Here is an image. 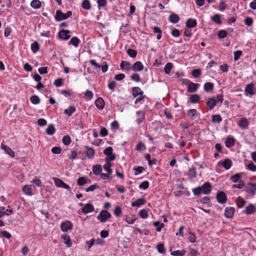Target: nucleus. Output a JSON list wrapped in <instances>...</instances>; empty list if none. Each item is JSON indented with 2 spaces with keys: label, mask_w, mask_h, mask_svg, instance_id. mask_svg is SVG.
<instances>
[{
  "label": "nucleus",
  "mask_w": 256,
  "mask_h": 256,
  "mask_svg": "<svg viewBox=\"0 0 256 256\" xmlns=\"http://www.w3.org/2000/svg\"><path fill=\"white\" fill-rule=\"evenodd\" d=\"M56 129L53 124H50L46 130V133L48 135H52L54 134Z\"/></svg>",
  "instance_id": "c756f323"
},
{
  "label": "nucleus",
  "mask_w": 256,
  "mask_h": 256,
  "mask_svg": "<svg viewBox=\"0 0 256 256\" xmlns=\"http://www.w3.org/2000/svg\"><path fill=\"white\" fill-rule=\"evenodd\" d=\"M95 104L98 108L102 110L104 106L105 102L102 98H98L96 100Z\"/></svg>",
  "instance_id": "9b49d317"
},
{
  "label": "nucleus",
  "mask_w": 256,
  "mask_h": 256,
  "mask_svg": "<svg viewBox=\"0 0 256 256\" xmlns=\"http://www.w3.org/2000/svg\"><path fill=\"white\" fill-rule=\"evenodd\" d=\"M80 42V40L77 37L74 36L71 38L69 42V44H72L74 46L77 47L78 46Z\"/></svg>",
  "instance_id": "7c9ffc66"
},
{
  "label": "nucleus",
  "mask_w": 256,
  "mask_h": 256,
  "mask_svg": "<svg viewBox=\"0 0 256 256\" xmlns=\"http://www.w3.org/2000/svg\"><path fill=\"white\" fill-rule=\"evenodd\" d=\"M146 201L144 198H140L136 200V201L132 203V206L139 207L146 203Z\"/></svg>",
  "instance_id": "dca6fc26"
},
{
  "label": "nucleus",
  "mask_w": 256,
  "mask_h": 256,
  "mask_svg": "<svg viewBox=\"0 0 256 256\" xmlns=\"http://www.w3.org/2000/svg\"><path fill=\"white\" fill-rule=\"evenodd\" d=\"M72 14V12L71 11H68L66 14H64L61 10H58L56 12L55 18L57 20L60 21L70 18Z\"/></svg>",
  "instance_id": "f257e3e1"
},
{
  "label": "nucleus",
  "mask_w": 256,
  "mask_h": 256,
  "mask_svg": "<svg viewBox=\"0 0 256 256\" xmlns=\"http://www.w3.org/2000/svg\"><path fill=\"white\" fill-rule=\"evenodd\" d=\"M225 144L226 147L230 148L234 144V138H228L225 142Z\"/></svg>",
  "instance_id": "58836bf2"
},
{
  "label": "nucleus",
  "mask_w": 256,
  "mask_h": 256,
  "mask_svg": "<svg viewBox=\"0 0 256 256\" xmlns=\"http://www.w3.org/2000/svg\"><path fill=\"white\" fill-rule=\"evenodd\" d=\"M30 6L32 8L38 9L41 7L42 4L39 0H33L30 2Z\"/></svg>",
  "instance_id": "393cba45"
},
{
  "label": "nucleus",
  "mask_w": 256,
  "mask_h": 256,
  "mask_svg": "<svg viewBox=\"0 0 256 256\" xmlns=\"http://www.w3.org/2000/svg\"><path fill=\"white\" fill-rule=\"evenodd\" d=\"M158 252L161 254H165L166 250L164 248V244H158L156 246Z\"/></svg>",
  "instance_id": "3c124183"
},
{
  "label": "nucleus",
  "mask_w": 256,
  "mask_h": 256,
  "mask_svg": "<svg viewBox=\"0 0 256 256\" xmlns=\"http://www.w3.org/2000/svg\"><path fill=\"white\" fill-rule=\"evenodd\" d=\"M143 68L144 66L140 61H138L134 62L131 67V69H132L134 72L142 71Z\"/></svg>",
  "instance_id": "423d86ee"
},
{
  "label": "nucleus",
  "mask_w": 256,
  "mask_h": 256,
  "mask_svg": "<svg viewBox=\"0 0 256 256\" xmlns=\"http://www.w3.org/2000/svg\"><path fill=\"white\" fill-rule=\"evenodd\" d=\"M212 19L214 22H216L218 24H222L220 17V15H218V14H216L214 16H212Z\"/></svg>",
  "instance_id": "de8ad7c7"
},
{
  "label": "nucleus",
  "mask_w": 256,
  "mask_h": 256,
  "mask_svg": "<svg viewBox=\"0 0 256 256\" xmlns=\"http://www.w3.org/2000/svg\"><path fill=\"white\" fill-rule=\"evenodd\" d=\"M214 88V84L212 82H206L204 85V90L206 92H211Z\"/></svg>",
  "instance_id": "473e14b6"
},
{
  "label": "nucleus",
  "mask_w": 256,
  "mask_h": 256,
  "mask_svg": "<svg viewBox=\"0 0 256 256\" xmlns=\"http://www.w3.org/2000/svg\"><path fill=\"white\" fill-rule=\"evenodd\" d=\"M198 115V112L196 109H190L188 112V116L192 119L194 120Z\"/></svg>",
  "instance_id": "a878e982"
},
{
  "label": "nucleus",
  "mask_w": 256,
  "mask_h": 256,
  "mask_svg": "<svg viewBox=\"0 0 256 256\" xmlns=\"http://www.w3.org/2000/svg\"><path fill=\"white\" fill-rule=\"evenodd\" d=\"M69 30H62L60 32V36L64 40H68L70 38Z\"/></svg>",
  "instance_id": "2eb2a0df"
},
{
  "label": "nucleus",
  "mask_w": 256,
  "mask_h": 256,
  "mask_svg": "<svg viewBox=\"0 0 256 256\" xmlns=\"http://www.w3.org/2000/svg\"><path fill=\"white\" fill-rule=\"evenodd\" d=\"M102 171V166L100 164H97L93 166L92 172L96 175H100Z\"/></svg>",
  "instance_id": "5701e85b"
},
{
  "label": "nucleus",
  "mask_w": 256,
  "mask_h": 256,
  "mask_svg": "<svg viewBox=\"0 0 256 256\" xmlns=\"http://www.w3.org/2000/svg\"><path fill=\"white\" fill-rule=\"evenodd\" d=\"M140 216L142 218H146L148 217V213L146 210H142L139 212Z\"/></svg>",
  "instance_id": "603ef678"
},
{
  "label": "nucleus",
  "mask_w": 256,
  "mask_h": 256,
  "mask_svg": "<svg viewBox=\"0 0 256 256\" xmlns=\"http://www.w3.org/2000/svg\"><path fill=\"white\" fill-rule=\"evenodd\" d=\"M197 22L194 19H188L186 22V26L188 28H193L196 26Z\"/></svg>",
  "instance_id": "4be33fe9"
},
{
  "label": "nucleus",
  "mask_w": 256,
  "mask_h": 256,
  "mask_svg": "<svg viewBox=\"0 0 256 256\" xmlns=\"http://www.w3.org/2000/svg\"><path fill=\"white\" fill-rule=\"evenodd\" d=\"M111 217V214L106 210H102L98 215L97 218L102 222H106Z\"/></svg>",
  "instance_id": "f03ea898"
},
{
  "label": "nucleus",
  "mask_w": 256,
  "mask_h": 256,
  "mask_svg": "<svg viewBox=\"0 0 256 256\" xmlns=\"http://www.w3.org/2000/svg\"><path fill=\"white\" fill-rule=\"evenodd\" d=\"M200 86V84H194L191 82L188 86V92L190 93H193L196 92Z\"/></svg>",
  "instance_id": "0eeeda50"
},
{
  "label": "nucleus",
  "mask_w": 256,
  "mask_h": 256,
  "mask_svg": "<svg viewBox=\"0 0 256 256\" xmlns=\"http://www.w3.org/2000/svg\"><path fill=\"white\" fill-rule=\"evenodd\" d=\"M31 49L34 53L38 51L39 50V44L36 41L31 44Z\"/></svg>",
  "instance_id": "37998d69"
},
{
  "label": "nucleus",
  "mask_w": 256,
  "mask_h": 256,
  "mask_svg": "<svg viewBox=\"0 0 256 256\" xmlns=\"http://www.w3.org/2000/svg\"><path fill=\"white\" fill-rule=\"evenodd\" d=\"M2 150H4V152L10 155L11 157L14 158L15 156L14 152L12 150V148H9L6 145L2 144Z\"/></svg>",
  "instance_id": "9d476101"
},
{
  "label": "nucleus",
  "mask_w": 256,
  "mask_h": 256,
  "mask_svg": "<svg viewBox=\"0 0 256 256\" xmlns=\"http://www.w3.org/2000/svg\"><path fill=\"white\" fill-rule=\"evenodd\" d=\"M169 20L174 24L177 23L180 20L178 16L175 14H172L169 16Z\"/></svg>",
  "instance_id": "412c9836"
},
{
  "label": "nucleus",
  "mask_w": 256,
  "mask_h": 256,
  "mask_svg": "<svg viewBox=\"0 0 256 256\" xmlns=\"http://www.w3.org/2000/svg\"><path fill=\"white\" fill-rule=\"evenodd\" d=\"M246 203V201L240 197H238L236 200V204L238 208H242Z\"/></svg>",
  "instance_id": "a19ab883"
},
{
  "label": "nucleus",
  "mask_w": 256,
  "mask_h": 256,
  "mask_svg": "<svg viewBox=\"0 0 256 256\" xmlns=\"http://www.w3.org/2000/svg\"><path fill=\"white\" fill-rule=\"evenodd\" d=\"M196 168H192L189 170L188 175L189 178L192 179L196 176Z\"/></svg>",
  "instance_id": "c9c22d12"
},
{
  "label": "nucleus",
  "mask_w": 256,
  "mask_h": 256,
  "mask_svg": "<svg viewBox=\"0 0 256 256\" xmlns=\"http://www.w3.org/2000/svg\"><path fill=\"white\" fill-rule=\"evenodd\" d=\"M46 124V120L44 118H40L38 120V124L40 126H44Z\"/></svg>",
  "instance_id": "774afa93"
},
{
  "label": "nucleus",
  "mask_w": 256,
  "mask_h": 256,
  "mask_svg": "<svg viewBox=\"0 0 256 256\" xmlns=\"http://www.w3.org/2000/svg\"><path fill=\"white\" fill-rule=\"evenodd\" d=\"M253 23V20L250 17L246 18L244 20V24L248 26H250Z\"/></svg>",
  "instance_id": "338daca9"
},
{
  "label": "nucleus",
  "mask_w": 256,
  "mask_h": 256,
  "mask_svg": "<svg viewBox=\"0 0 256 256\" xmlns=\"http://www.w3.org/2000/svg\"><path fill=\"white\" fill-rule=\"evenodd\" d=\"M72 224L70 221H66L62 224L60 227L63 232H67L72 228Z\"/></svg>",
  "instance_id": "6e6552de"
},
{
  "label": "nucleus",
  "mask_w": 256,
  "mask_h": 256,
  "mask_svg": "<svg viewBox=\"0 0 256 256\" xmlns=\"http://www.w3.org/2000/svg\"><path fill=\"white\" fill-rule=\"evenodd\" d=\"M200 96L196 94L190 96V100L192 103L196 104L200 100Z\"/></svg>",
  "instance_id": "72a5a7b5"
},
{
  "label": "nucleus",
  "mask_w": 256,
  "mask_h": 256,
  "mask_svg": "<svg viewBox=\"0 0 256 256\" xmlns=\"http://www.w3.org/2000/svg\"><path fill=\"white\" fill-rule=\"evenodd\" d=\"M76 111V108L74 106H70L68 109L64 111V113L68 116H70L72 114Z\"/></svg>",
  "instance_id": "c85d7f7f"
},
{
  "label": "nucleus",
  "mask_w": 256,
  "mask_h": 256,
  "mask_svg": "<svg viewBox=\"0 0 256 256\" xmlns=\"http://www.w3.org/2000/svg\"><path fill=\"white\" fill-rule=\"evenodd\" d=\"M238 125L240 128L246 129L248 126V122L246 118H242L239 121Z\"/></svg>",
  "instance_id": "ddd939ff"
},
{
  "label": "nucleus",
  "mask_w": 256,
  "mask_h": 256,
  "mask_svg": "<svg viewBox=\"0 0 256 256\" xmlns=\"http://www.w3.org/2000/svg\"><path fill=\"white\" fill-rule=\"evenodd\" d=\"M242 54V52L240 50H237L234 52V60L235 61L238 60Z\"/></svg>",
  "instance_id": "0e129e2a"
},
{
  "label": "nucleus",
  "mask_w": 256,
  "mask_h": 256,
  "mask_svg": "<svg viewBox=\"0 0 256 256\" xmlns=\"http://www.w3.org/2000/svg\"><path fill=\"white\" fill-rule=\"evenodd\" d=\"M145 120V114L142 111H138L136 112V121L140 124Z\"/></svg>",
  "instance_id": "20e7f679"
},
{
  "label": "nucleus",
  "mask_w": 256,
  "mask_h": 256,
  "mask_svg": "<svg viewBox=\"0 0 256 256\" xmlns=\"http://www.w3.org/2000/svg\"><path fill=\"white\" fill-rule=\"evenodd\" d=\"M246 166L248 170L252 172H256V166L253 162L247 164Z\"/></svg>",
  "instance_id": "4d7b16f0"
},
{
  "label": "nucleus",
  "mask_w": 256,
  "mask_h": 256,
  "mask_svg": "<svg viewBox=\"0 0 256 256\" xmlns=\"http://www.w3.org/2000/svg\"><path fill=\"white\" fill-rule=\"evenodd\" d=\"M256 208L254 205L250 204L246 207V213L247 214H250L255 212Z\"/></svg>",
  "instance_id": "cd10ccee"
},
{
  "label": "nucleus",
  "mask_w": 256,
  "mask_h": 256,
  "mask_svg": "<svg viewBox=\"0 0 256 256\" xmlns=\"http://www.w3.org/2000/svg\"><path fill=\"white\" fill-rule=\"evenodd\" d=\"M227 36L226 32L224 30H220L218 33V37L220 38H225Z\"/></svg>",
  "instance_id": "052dcab7"
},
{
  "label": "nucleus",
  "mask_w": 256,
  "mask_h": 256,
  "mask_svg": "<svg viewBox=\"0 0 256 256\" xmlns=\"http://www.w3.org/2000/svg\"><path fill=\"white\" fill-rule=\"evenodd\" d=\"M82 7L84 9L88 10L90 8V4L88 0H84L82 3Z\"/></svg>",
  "instance_id": "79ce46f5"
},
{
  "label": "nucleus",
  "mask_w": 256,
  "mask_h": 256,
  "mask_svg": "<svg viewBox=\"0 0 256 256\" xmlns=\"http://www.w3.org/2000/svg\"><path fill=\"white\" fill-rule=\"evenodd\" d=\"M148 186H149L148 182V181H144L140 184V185L139 186V188H142V189L146 190L148 188Z\"/></svg>",
  "instance_id": "e2e57ef3"
},
{
  "label": "nucleus",
  "mask_w": 256,
  "mask_h": 256,
  "mask_svg": "<svg viewBox=\"0 0 256 256\" xmlns=\"http://www.w3.org/2000/svg\"><path fill=\"white\" fill-rule=\"evenodd\" d=\"M86 183V180L84 177H80L78 180V184L79 186H82Z\"/></svg>",
  "instance_id": "5fc2aeb1"
},
{
  "label": "nucleus",
  "mask_w": 256,
  "mask_h": 256,
  "mask_svg": "<svg viewBox=\"0 0 256 256\" xmlns=\"http://www.w3.org/2000/svg\"><path fill=\"white\" fill-rule=\"evenodd\" d=\"M127 53L131 58H135L137 54V52L136 50L131 48L128 50Z\"/></svg>",
  "instance_id": "49530a36"
},
{
  "label": "nucleus",
  "mask_w": 256,
  "mask_h": 256,
  "mask_svg": "<svg viewBox=\"0 0 256 256\" xmlns=\"http://www.w3.org/2000/svg\"><path fill=\"white\" fill-rule=\"evenodd\" d=\"M22 190L26 195L32 196V194L31 186L30 185L24 186L22 188Z\"/></svg>",
  "instance_id": "bb28decb"
},
{
  "label": "nucleus",
  "mask_w": 256,
  "mask_h": 256,
  "mask_svg": "<svg viewBox=\"0 0 256 256\" xmlns=\"http://www.w3.org/2000/svg\"><path fill=\"white\" fill-rule=\"evenodd\" d=\"M110 168L111 164L110 162H106L104 166V168L107 172L108 174H111L112 173V170Z\"/></svg>",
  "instance_id": "09e8293b"
},
{
  "label": "nucleus",
  "mask_w": 256,
  "mask_h": 256,
  "mask_svg": "<svg viewBox=\"0 0 256 256\" xmlns=\"http://www.w3.org/2000/svg\"><path fill=\"white\" fill-rule=\"evenodd\" d=\"M112 147H108L104 150V153L106 156H108L112 154Z\"/></svg>",
  "instance_id": "13d9d810"
},
{
  "label": "nucleus",
  "mask_w": 256,
  "mask_h": 256,
  "mask_svg": "<svg viewBox=\"0 0 256 256\" xmlns=\"http://www.w3.org/2000/svg\"><path fill=\"white\" fill-rule=\"evenodd\" d=\"M218 164H222L226 170H228L232 166V162L229 159H226L222 162H219Z\"/></svg>",
  "instance_id": "4468645a"
},
{
  "label": "nucleus",
  "mask_w": 256,
  "mask_h": 256,
  "mask_svg": "<svg viewBox=\"0 0 256 256\" xmlns=\"http://www.w3.org/2000/svg\"><path fill=\"white\" fill-rule=\"evenodd\" d=\"M121 69L125 68L126 70H130L131 68L130 64L126 61H122L120 64Z\"/></svg>",
  "instance_id": "2f4dec72"
},
{
  "label": "nucleus",
  "mask_w": 256,
  "mask_h": 256,
  "mask_svg": "<svg viewBox=\"0 0 256 256\" xmlns=\"http://www.w3.org/2000/svg\"><path fill=\"white\" fill-rule=\"evenodd\" d=\"M136 149L138 151H142L146 149V147L143 142L138 143L136 146Z\"/></svg>",
  "instance_id": "bf43d9fd"
},
{
  "label": "nucleus",
  "mask_w": 256,
  "mask_h": 256,
  "mask_svg": "<svg viewBox=\"0 0 256 256\" xmlns=\"http://www.w3.org/2000/svg\"><path fill=\"white\" fill-rule=\"evenodd\" d=\"M248 188L250 193L254 194L256 192V184H248Z\"/></svg>",
  "instance_id": "f704fd0d"
},
{
  "label": "nucleus",
  "mask_w": 256,
  "mask_h": 256,
  "mask_svg": "<svg viewBox=\"0 0 256 256\" xmlns=\"http://www.w3.org/2000/svg\"><path fill=\"white\" fill-rule=\"evenodd\" d=\"M254 85L252 83H250L246 86L245 88V92L250 96L254 95Z\"/></svg>",
  "instance_id": "a211bd4d"
},
{
  "label": "nucleus",
  "mask_w": 256,
  "mask_h": 256,
  "mask_svg": "<svg viewBox=\"0 0 256 256\" xmlns=\"http://www.w3.org/2000/svg\"><path fill=\"white\" fill-rule=\"evenodd\" d=\"M234 208L232 207L226 208L224 212V216L227 218H232L234 212Z\"/></svg>",
  "instance_id": "1a4fd4ad"
},
{
  "label": "nucleus",
  "mask_w": 256,
  "mask_h": 256,
  "mask_svg": "<svg viewBox=\"0 0 256 256\" xmlns=\"http://www.w3.org/2000/svg\"><path fill=\"white\" fill-rule=\"evenodd\" d=\"M173 68V64L171 62L167 63L164 68V70L166 74H169L170 72L171 69Z\"/></svg>",
  "instance_id": "e433bc0d"
},
{
  "label": "nucleus",
  "mask_w": 256,
  "mask_h": 256,
  "mask_svg": "<svg viewBox=\"0 0 256 256\" xmlns=\"http://www.w3.org/2000/svg\"><path fill=\"white\" fill-rule=\"evenodd\" d=\"M62 150V148L58 146H54L52 149V152L54 154H60Z\"/></svg>",
  "instance_id": "680f3d73"
},
{
  "label": "nucleus",
  "mask_w": 256,
  "mask_h": 256,
  "mask_svg": "<svg viewBox=\"0 0 256 256\" xmlns=\"http://www.w3.org/2000/svg\"><path fill=\"white\" fill-rule=\"evenodd\" d=\"M230 180L234 182H238L240 180V176L239 174H236L230 178Z\"/></svg>",
  "instance_id": "a18cd8bd"
},
{
  "label": "nucleus",
  "mask_w": 256,
  "mask_h": 256,
  "mask_svg": "<svg viewBox=\"0 0 256 256\" xmlns=\"http://www.w3.org/2000/svg\"><path fill=\"white\" fill-rule=\"evenodd\" d=\"M131 78L133 80H134L136 82H139L140 80V76L138 74H132L131 76Z\"/></svg>",
  "instance_id": "69168bd1"
},
{
  "label": "nucleus",
  "mask_w": 256,
  "mask_h": 256,
  "mask_svg": "<svg viewBox=\"0 0 256 256\" xmlns=\"http://www.w3.org/2000/svg\"><path fill=\"white\" fill-rule=\"evenodd\" d=\"M62 142L64 144L67 146L70 144L71 139L69 136H65L62 138Z\"/></svg>",
  "instance_id": "8fccbe9b"
},
{
  "label": "nucleus",
  "mask_w": 256,
  "mask_h": 256,
  "mask_svg": "<svg viewBox=\"0 0 256 256\" xmlns=\"http://www.w3.org/2000/svg\"><path fill=\"white\" fill-rule=\"evenodd\" d=\"M94 210V206L90 204H87L82 208V212L84 214H88L93 212Z\"/></svg>",
  "instance_id": "f8f14e48"
},
{
  "label": "nucleus",
  "mask_w": 256,
  "mask_h": 256,
  "mask_svg": "<svg viewBox=\"0 0 256 256\" xmlns=\"http://www.w3.org/2000/svg\"><path fill=\"white\" fill-rule=\"evenodd\" d=\"M62 238L63 240V242L68 247H70L72 246V242L70 236L65 234L62 236Z\"/></svg>",
  "instance_id": "6ab92c4d"
},
{
  "label": "nucleus",
  "mask_w": 256,
  "mask_h": 256,
  "mask_svg": "<svg viewBox=\"0 0 256 256\" xmlns=\"http://www.w3.org/2000/svg\"><path fill=\"white\" fill-rule=\"evenodd\" d=\"M218 201L221 204L225 203L226 201V196L223 192H218L216 194Z\"/></svg>",
  "instance_id": "39448f33"
},
{
  "label": "nucleus",
  "mask_w": 256,
  "mask_h": 256,
  "mask_svg": "<svg viewBox=\"0 0 256 256\" xmlns=\"http://www.w3.org/2000/svg\"><path fill=\"white\" fill-rule=\"evenodd\" d=\"M170 254L174 256H183L185 254V251L176 250L172 252V250H170Z\"/></svg>",
  "instance_id": "ea45409f"
},
{
  "label": "nucleus",
  "mask_w": 256,
  "mask_h": 256,
  "mask_svg": "<svg viewBox=\"0 0 256 256\" xmlns=\"http://www.w3.org/2000/svg\"><path fill=\"white\" fill-rule=\"evenodd\" d=\"M30 101L34 104H37L40 103V99L38 96L34 95L30 97Z\"/></svg>",
  "instance_id": "c03bdc74"
},
{
  "label": "nucleus",
  "mask_w": 256,
  "mask_h": 256,
  "mask_svg": "<svg viewBox=\"0 0 256 256\" xmlns=\"http://www.w3.org/2000/svg\"><path fill=\"white\" fill-rule=\"evenodd\" d=\"M212 186L210 183L207 182H205L200 186L202 193L207 194H208L211 191Z\"/></svg>",
  "instance_id": "7ed1b4c3"
},
{
  "label": "nucleus",
  "mask_w": 256,
  "mask_h": 256,
  "mask_svg": "<svg viewBox=\"0 0 256 256\" xmlns=\"http://www.w3.org/2000/svg\"><path fill=\"white\" fill-rule=\"evenodd\" d=\"M99 188V186L97 184H94L90 186L89 187L86 189V192L94 191L96 189Z\"/></svg>",
  "instance_id": "6e6d98bb"
},
{
  "label": "nucleus",
  "mask_w": 256,
  "mask_h": 256,
  "mask_svg": "<svg viewBox=\"0 0 256 256\" xmlns=\"http://www.w3.org/2000/svg\"><path fill=\"white\" fill-rule=\"evenodd\" d=\"M132 94L133 96L136 98L139 95H142L143 92L139 87H134L132 89Z\"/></svg>",
  "instance_id": "f3484780"
},
{
  "label": "nucleus",
  "mask_w": 256,
  "mask_h": 256,
  "mask_svg": "<svg viewBox=\"0 0 256 256\" xmlns=\"http://www.w3.org/2000/svg\"><path fill=\"white\" fill-rule=\"evenodd\" d=\"M52 179L54 181L55 185L57 187L60 188L64 182L62 180L58 179L56 178H53Z\"/></svg>",
  "instance_id": "864d4df0"
},
{
  "label": "nucleus",
  "mask_w": 256,
  "mask_h": 256,
  "mask_svg": "<svg viewBox=\"0 0 256 256\" xmlns=\"http://www.w3.org/2000/svg\"><path fill=\"white\" fill-rule=\"evenodd\" d=\"M216 104V101L214 98H209L206 102V105L210 110H212Z\"/></svg>",
  "instance_id": "aec40b11"
},
{
  "label": "nucleus",
  "mask_w": 256,
  "mask_h": 256,
  "mask_svg": "<svg viewBox=\"0 0 256 256\" xmlns=\"http://www.w3.org/2000/svg\"><path fill=\"white\" fill-rule=\"evenodd\" d=\"M86 156L90 158H93L94 154V150L92 148H90L88 146L86 147Z\"/></svg>",
  "instance_id": "b1692460"
},
{
  "label": "nucleus",
  "mask_w": 256,
  "mask_h": 256,
  "mask_svg": "<svg viewBox=\"0 0 256 256\" xmlns=\"http://www.w3.org/2000/svg\"><path fill=\"white\" fill-rule=\"evenodd\" d=\"M212 122L214 123H220L222 121V118L220 114L212 116Z\"/></svg>",
  "instance_id": "4c0bfd02"
}]
</instances>
